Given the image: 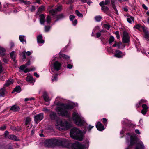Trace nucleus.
I'll list each match as a JSON object with an SVG mask.
<instances>
[{
    "label": "nucleus",
    "instance_id": "obj_16",
    "mask_svg": "<svg viewBox=\"0 0 149 149\" xmlns=\"http://www.w3.org/2000/svg\"><path fill=\"white\" fill-rule=\"evenodd\" d=\"M40 21L42 24H44L45 22V16L44 14H41L39 15Z\"/></svg>",
    "mask_w": 149,
    "mask_h": 149
},
{
    "label": "nucleus",
    "instance_id": "obj_56",
    "mask_svg": "<svg viewBox=\"0 0 149 149\" xmlns=\"http://www.w3.org/2000/svg\"><path fill=\"white\" fill-rule=\"evenodd\" d=\"M34 100V98L33 97L30 98H26L25 99V101H27L29 100Z\"/></svg>",
    "mask_w": 149,
    "mask_h": 149
},
{
    "label": "nucleus",
    "instance_id": "obj_33",
    "mask_svg": "<svg viewBox=\"0 0 149 149\" xmlns=\"http://www.w3.org/2000/svg\"><path fill=\"white\" fill-rule=\"evenodd\" d=\"M141 28L142 29L144 33H146L147 32L149 31L148 30V28L146 27L144 25L142 26H141Z\"/></svg>",
    "mask_w": 149,
    "mask_h": 149
},
{
    "label": "nucleus",
    "instance_id": "obj_30",
    "mask_svg": "<svg viewBox=\"0 0 149 149\" xmlns=\"http://www.w3.org/2000/svg\"><path fill=\"white\" fill-rule=\"evenodd\" d=\"M26 51H23L21 55V57L23 61H24L26 59V55H25Z\"/></svg>",
    "mask_w": 149,
    "mask_h": 149
},
{
    "label": "nucleus",
    "instance_id": "obj_45",
    "mask_svg": "<svg viewBox=\"0 0 149 149\" xmlns=\"http://www.w3.org/2000/svg\"><path fill=\"white\" fill-rule=\"evenodd\" d=\"M114 38L113 36H110L109 40V44H111L112 43L113 41H114Z\"/></svg>",
    "mask_w": 149,
    "mask_h": 149
},
{
    "label": "nucleus",
    "instance_id": "obj_5",
    "mask_svg": "<svg viewBox=\"0 0 149 149\" xmlns=\"http://www.w3.org/2000/svg\"><path fill=\"white\" fill-rule=\"evenodd\" d=\"M70 126L69 123L65 120H59L57 121V125H56V127L60 130H67Z\"/></svg>",
    "mask_w": 149,
    "mask_h": 149
},
{
    "label": "nucleus",
    "instance_id": "obj_7",
    "mask_svg": "<svg viewBox=\"0 0 149 149\" xmlns=\"http://www.w3.org/2000/svg\"><path fill=\"white\" fill-rule=\"evenodd\" d=\"M73 118L74 123L78 125H82L84 123V121L81 118L80 116L76 112L73 113Z\"/></svg>",
    "mask_w": 149,
    "mask_h": 149
},
{
    "label": "nucleus",
    "instance_id": "obj_21",
    "mask_svg": "<svg viewBox=\"0 0 149 149\" xmlns=\"http://www.w3.org/2000/svg\"><path fill=\"white\" fill-rule=\"evenodd\" d=\"M26 81L31 83H32L34 81V80L32 77L31 76H28L26 77Z\"/></svg>",
    "mask_w": 149,
    "mask_h": 149
},
{
    "label": "nucleus",
    "instance_id": "obj_20",
    "mask_svg": "<svg viewBox=\"0 0 149 149\" xmlns=\"http://www.w3.org/2000/svg\"><path fill=\"white\" fill-rule=\"evenodd\" d=\"M19 39L20 41L22 43L26 44V40L24 36H19Z\"/></svg>",
    "mask_w": 149,
    "mask_h": 149
},
{
    "label": "nucleus",
    "instance_id": "obj_55",
    "mask_svg": "<svg viewBox=\"0 0 149 149\" xmlns=\"http://www.w3.org/2000/svg\"><path fill=\"white\" fill-rule=\"evenodd\" d=\"M9 132L7 131H6L4 133V136L5 138H7L8 135H9Z\"/></svg>",
    "mask_w": 149,
    "mask_h": 149
},
{
    "label": "nucleus",
    "instance_id": "obj_10",
    "mask_svg": "<svg viewBox=\"0 0 149 149\" xmlns=\"http://www.w3.org/2000/svg\"><path fill=\"white\" fill-rule=\"evenodd\" d=\"M125 55V52L123 53L121 51L118 50H116L115 51L114 56L117 58H120L123 57Z\"/></svg>",
    "mask_w": 149,
    "mask_h": 149
},
{
    "label": "nucleus",
    "instance_id": "obj_47",
    "mask_svg": "<svg viewBox=\"0 0 149 149\" xmlns=\"http://www.w3.org/2000/svg\"><path fill=\"white\" fill-rule=\"evenodd\" d=\"M145 36L146 39L149 40V31L145 33Z\"/></svg>",
    "mask_w": 149,
    "mask_h": 149
},
{
    "label": "nucleus",
    "instance_id": "obj_57",
    "mask_svg": "<svg viewBox=\"0 0 149 149\" xmlns=\"http://www.w3.org/2000/svg\"><path fill=\"white\" fill-rule=\"evenodd\" d=\"M61 6H58L56 9H55V10H56V12L59 11L61 10Z\"/></svg>",
    "mask_w": 149,
    "mask_h": 149
},
{
    "label": "nucleus",
    "instance_id": "obj_43",
    "mask_svg": "<svg viewBox=\"0 0 149 149\" xmlns=\"http://www.w3.org/2000/svg\"><path fill=\"white\" fill-rule=\"evenodd\" d=\"M5 90L2 88L0 89V97L3 96L4 94Z\"/></svg>",
    "mask_w": 149,
    "mask_h": 149
},
{
    "label": "nucleus",
    "instance_id": "obj_38",
    "mask_svg": "<svg viewBox=\"0 0 149 149\" xmlns=\"http://www.w3.org/2000/svg\"><path fill=\"white\" fill-rule=\"evenodd\" d=\"M45 9V7L43 6H41L38 9V11L39 12H41Z\"/></svg>",
    "mask_w": 149,
    "mask_h": 149
},
{
    "label": "nucleus",
    "instance_id": "obj_4",
    "mask_svg": "<svg viewBox=\"0 0 149 149\" xmlns=\"http://www.w3.org/2000/svg\"><path fill=\"white\" fill-rule=\"evenodd\" d=\"M71 137L72 139L81 141L84 135L81 131L76 128L72 129L70 132Z\"/></svg>",
    "mask_w": 149,
    "mask_h": 149
},
{
    "label": "nucleus",
    "instance_id": "obj_8",
    "mask_svg": "<svg viewBox=\"0 0 149 149\" xmlns=\"http://www.w3.org/2000/svg\"><path fill=\"white\" fill-rule=\"evenodd\" d=\"M122 38V41L124 43H128L130 41V37L126 32H123Z\"/></svg>",
    "mask_w": 149,
    "mask_h": 149
},
{
    "label": "nucleus",
    "instance_id": "obj_58",
    "mask_svg": "<svg viewBox=\"0 0 149 149\" xmlns=\"http://www.w3.org/2000/svg\"><path fill=\"white\" fill-rule=\"evenodd\" d=\"M142 7L145 10H148V8L144 4H142Z\"/></svg>",
    "mask_w": 149,
    "mask_h": 149
},
{
    "label": "nucleus",
    "instance_id": "obj_49",
    "mask_svg": "<svg viewBox=\"0 0 149 149\" xmlns=\"http://www.w3.org/2000/svg\"><path fill=\"white\" fill-rule=\"evenodd\" d=\"M141 27V25L140 24H137L135 25L134 26V28L139 30Z\"/></svg>",
    "mask_w": 149,
    "mask_h": 149
},
{
    "label": "nucleus",
    "instance_id": "obj_17",
    "mask_svg": "<svg viewBox=\"0 0 149 149\" xmlns=\"http://www.w3.org/2000/svg\"><path fill=\"white\" fill-rule=\"evenodd\" d=\"M43 96L44 99L46 102H48L50 100L46 92H44Z\"/></svg>",
    "mask_w": 149,
    "mask_h": 149
},
{
    "label": "nucleus",
    "instance_id": "obj_48",
    "mask_svg": "<svg viewBox=\"0 0 149 149\" xmlns=\"http://www.w3.org/2000/svg\"><path fill=\"white\" fill-rule=\"evenodd\" d=\"M35 69V68H33V69H31L26 68L24 70V72L25 73H27L29 72L30 71L34 70Z\"/></svg>",
    "mask_w": 149,
    "mask_h": 149
},
{
    "label": "nucleus",
    "instance_id": "obj_35",
    "mask_svg": "<svg viewBox=\"0 0 149 149\" xmlns=\"http://www.w3.org/2000/svg\"><path fill=\"white\" fill-rule=\"evenodd\" d=\"M141 28L142 29L144 33H146L147 32L149 31L148 30V28L146 27L144 25L142 26H141Z\"/></svg>",
    "mask_w": 149,
    "mask_h": 149
},
{
    "label": "nucleus",
    "instance_id": "obj_9",
    "mask_svg": "<svg viewBox=\"0 0 149 149\" xmlns=\"http://www.w3.org/2000/svg\"><path fill=\"white\" fill-rule=\"evenodd\" d=\"M61 66V64L58 61H56L54 62L53 64V68H52V71L53 69L57 71L60 70Z\"/></svg>",
    "mask_w": 149,
    "mask_h": 149
},
{
    "label": "nucleus",
    "instance_id": "obj_41",
    "mask_svg": "<svg viewBox=\"0 0 149 149\" xmlns=\"http://www.w3.org/2000/svg\"><path fill=\"white\" fill-rule=\"evenodd\" d=\"M4 70V68L2 63L0 62V74L2 73Z\"/></svg>",
    "mask_w": 149,
    "mask_h": 149
},
{
    "label": "nucleus",
    "instance_id": "obj_14",
    "mask_svg": "<svg viewBox=\"0 0 149 149\" xmlns=\"http://www.w3.org/2000/svg\"><path fill=\"white\" fill-rule=\"evenodd\" d=\"M127 20L128 22L130 24H132V22H134V19L133 17L132 16L129 15L127 16Z\"/></svg>",
    "mask_w": 149,
    "mask_h": 149
},
{
    "label": "nucleus",
    "instance_id": "obj_53",
    "mask_svg": "<svg viewBox=\"0 0 149 149\" xmlns=\"http://www.w3.org/2000/svg\"><path fill=\"white\" fill-rule=\"evenodd\" d=\"M26 67V65H22L19 68V69L22 70H24V69Z\"/></svg>",
    "mask_w": 149,
    "mask_h": 149
},
{
    "label": "nucleus",
    "instance_id": "obj_23",
    "mask_svg": "<svg viewBox=\"0 0 149 149\" xmlns=\"http://www.w3.org/2000/svg\"><path fill=\"white\" fill-rule=\"evenodd\" d=\"M31 118L29 117H27L25 118V124L26 125H29L30 123Z\"/></svg>",
    "mask_w": 149,
    "mask_h": 149
},
{
    "label": "nucleus",
    "instance_id": "obj_19",
    "mask_svg": "<svg viewBox=\"0 0 149 149\" xmlns=\"http://www.w3.org/2000/svg\"><path fill=\"white\" fill-rule=\"evenodd\" d=\"M110 3V0H106L104 1H102L99 3V5L100 6H104L108 5Z\"/></svg>",
    "mask_w": 149,
    "mask_h": 149
},
{
    "label": "nucleus",
    "instance_id": "obj_32",
    "mask_svg": "<svg viewBox=\"0 0 149 149\" xmlns=\"http://www.w3.org/2000/svg\"><path fill=\"white\" fill-rule=\"evenodd\" d=\"M15 52L14 51H13L10 54L11 58L14 61L15 60Z\"/></svg>",
    "mask_w": 149,
    "mask_h": 149
},
{
    "label": "nucleus",
    "instance_id": "obj_40",
    "mask_svg": "<svg viewBox=\"0 0 149 149\" xmlns=\"http://www.w3.org/2000/svg\"><path fill=\"white\" fill-rule=\"evenodd\" d=\"M76 14L79 17H83V15L80 12H79L78 10H76L75 11Z\"/></svg>",
    "mask_w": 149,
    "mask_h": 149
},
{
    "label": "nucleus",
    "instance_id": "obj_46",
    "mask_svg": "<svg viewBox=\"0 0 149 149\" xmlns=\"http://www.w3.org/2000/svg\"><path fill=\"white\" fill-rule=\"evenodd\" d=\"M50 28L51 27L49 26H45V31L46 32L49 31L50 29Z\"/></svg>",
    "mask_w": 149,
    "mask_h": 149
},
{
    "label": "nucleus",
    "instance_id": "obj_61",
    "mask_svg": "<svg viewBox=\"0 0 149 149\" xmlns=\"http://www.w3.org/2000/svg\"><path fill=\"white\" fill-rule=\"evenodd\" d=\"M6 127L5 125L2 126L0 127V129L1 130H4L6 129Z\"/></svg>",
    "mask_w": 149,
    "mask_h": 149
},
{
    "label": "nucleus",
    "instance_id": "obj_2",
    "mask_svg": "<svg viewBox=\"0 0 149 149\" xmlns=\"http://www.w3.org/2000/svg\"><path fill=\"white\" fill-rule=\"evenodd\" d=\"M73 108L74 107L72 105L62 103L59 106L56 108V110L59 115L67 117L69 116V112L66 110L71 109Z\"/></svg>",
    "mask_w": 149,
    "mask_h": 149
},
{
    "label": "nucleus",
    "instance_id": "obj_51",
    "mask_svg": "<svg viewBox=\"0 0 149 149\" xmlns=\"http://www.w3.org/2000/svg\"><path fill=\"white\" fill-rule=\"evenodd\" d=\"M103 26L107 30H109L110 27L109 25L107 24H104L103 25Z\"/></svg>",
    "mask_w": 149,
    "mask_h": 149
},
{
    "label": "nucleus",
    "instance_id": "obj_36",
    "mask_svg": "<svg viewBox=\"0 0 149 149\" xmlns=\"http://www.w3.org/2000/svg\"><path fill=\"white\" fill-rule=\"evenodd\" d=\"M58 74H55L52 77V80L53 81H56L58 78Z\"/></svg>",
    "mask_w": 149,
    "mask_h": 149
},
{
    "label": "nucleus",
    "instance_id": "obj_3",
    "mask_svg": "<svg viewBox=\"0 0 149 149\" xmlns=\"http://www.w3.org/2000/svg\"><path fill=\"white\" fill-rule=\"evenodd\" d=\"M127 135L130 136V139L129 146H132L135 144L134 149H145L143 143L141 141H139L136 136L131 135L130 134H128Z\"/></svg>",
    "mask_w": 149,
    "mask_h": 149
},
{
    "label": "nucleus",
    "instance_id": "obj_39",
    "mask_svg": "<svg viewBox=\"0 0 149 149\" xmlns=\"http://www.w3.org/2000/svg\"><path fill=\"white\" fill-rule=\"evenodd\" d=\"M102 18V17L100 16H96L95 17V20L97 22H100Z\"/></svg>",
    "mask_w": 149,
    "mask_h": 149
},
{
    "label": "nucleus",
    "instance_id": "obj_29",
    "mask_svg": "<svg viewBox=\"0 0 149 149\" xmlns=\"http://www.w3.org/2000/svg\"><path fill=\"white\" fill-rule=\"evenodd\" d=\"M56 10L55 9H52L49 11V13L52 15H55L56 13Z\"/></svg>",
    "mask_w": 149,
    "mask_h": 149
},
{
    "label": "nucleus",
    "instance_id": "obj_44",
    "mask_svg": "<svg viewBox=\"0 0 149 149\" xmlns=\"http://www.w3.org/2000/svg\"><path fill=\"white\" fill-rule=\"evenodd\" d=\"M121 45V43L120 42L118 43L116 42H115L114 44L113 45V47H115L116 46H118V48H119L120 46Z\"/></svg>",
    "mask_w": 149,
    "mask_h": 149
},
{
    "label": "nucleus",
    "instance_id": "obj_62",
    "mask_svg": "<svg viewBox=\"0 0 149 149\" xmlns=\"http://www.w3.org/2000/svg\"><path fill=\"white\" fill-rule=\"evenodd\" d=\"M77 23V21L76 19H75L74 21H72V24L73 25L75 26Z\"/></svg>",
    "mask_w": 149,
    "mask_h": 149
},
{
    "label": "nucleus",
    "instance_id": "obj_25",
    "mask_svg": "<svg viewBox=\"0 0 149 149\" xmlns=\"http://www.w3.org/2000/svg\"><path fill=\"white\" fill-rule=\"evenodd\" d=\"M100 6L101 7V10L104 12H107L109 10V8L107 6Z\"/></svg>",
    "mask_w": 149,
    "mask_h": 149
},
{
    "label": "nucleus",
    "instance_id": "obj_54",
    "mask_svg": "<svg viewBox=\"0 0 149 149\" xmlns=\"http://www.w3.org/2000/svg\"><path fill=\"white\" fill-rule=\"evenodd\" d=\"M75 18V16L73 15H71L70 16V19L71 21H73V20Z\"/></svg>",
    "mask_w": 149,
    "mask_h": 149
},
{
    "label": "nucleus",
    "instance_id": "obj_42",
    "mask_svg": "<svg viewBox=\"0 0 149 149\" xmlns=\"http://www.w3.org/2000/svg\"><path fill=\"white\" fill-rule=\"evenodd\" d=\"M15 91L17 93H19L21 91V88L19 86H16L15 88Z\"/></svg>",
    "mask_w": 149,
    "mask_h": 149
},
{
    "label": "nucleus",
    "instance_id": "obj_34",
    "mask_svg": "<svg viewBox=\"0 0 149 149\" xmlns=\"http://www.w3.org/2000/svg\"><path fill=\"white\" fill-rule=\"evenodd\" d=\"M141 28L142 29L144 33H146L147 32L149 31L148 30V28L146 27L144 25L142 26H141Z\"/></svg>",
    "mask_w": 149,
    "mask_h": 149
},
{
    "label": "nucleus",
    "instance_id": "obj_6",
    "mask_svg": "<svg viewBox=\"0 0 149 149\" xmlns=\"http://www.w3.org/2000/svg\"><path fill=\"white\" fill-rule=\"evenodd\" d=\"M58 139L51 138L45 140L43 143V145L45 147H51L58 145Z\"/></svg>",
    "mask_w": 149,
    "mask_h": 149
},
{
    "label": "nucleus",
    "instance_id": "obj_50",
    "mask_svg": "<svg viewBox=\"0 0 149 149\" xmlns=\"http://www.w3.org/2000/svg\"><path fill=\"white\" fill-rule=\"evenodd\" d=\"M146 102L147 100H146L142 99L139 102V104H140L143 103H146Z\"/></svg>",
    "mask_w": 149,
    "mask_h": 149
},
{
    "label": "nucleus",
    "instance_id": "obj_11",
    "mask_svg": "<svg viewBox=\"0 0 149 149\" xmlns=\"http://www.w3.org/2000/svg\"><path fill=\"white\" fill-rule=\"evenodd\" d=\"M43 118V113H40L35 116L34 117V119L35 122L37 123H38L42 120Z\"/></svg>",
    "mask_w": 149,
    "mask_h": 149
},
{
    "label": "nucleus",
    "instance_id": "obj_63",
    "mask_svg": "<svg viewBox=\"0 0 149 149\" xmlns=\"http://www.w3.org/2000/svg\"><path fill=\"white\" fill-rule=\"evenodd\" d=\"M101 35V34L100 32H98L96 33V37L97 38L100 37Z\"/></svg>",
    "mask_w": 149,
    "mask_h": 149
},
{
    "label": "nucleus",
    "instance_id": "obj_12",
    "mask_svg": "<svg viewBox=\"0 0 149 149\" xmlns=\"http://www.w3.org/2000/svg\"><path fill=\"white\" fill-rule=\"evenodd\" d=\"M96 126L97 130L100 131H102L104 129V126L100 122L97 123Z\"/></svg>",
    "mask_w": 149,
    "mask_h": 149
},
{
    "label": "nucleus",
    "instance_id": "obj_13",
    "mask_svg": "<svg viewBox=\"0 0 149 149\" xmlns=\"http://www.w3.org/2000/svg\"><path fill=\"white\" fill-rule=\"evenodd\" d=\"M142 107L143 109L141 111V113L145 115L148 111V107L145 104H143L142 105Z\"/></svg>",
    "mask_w": 149,
    "mask_h": 149
},
{
    "label": "nucleus",
    "instance_id": "obj_52",
    "mask_svg": "<svg viewBox=\"0 0 149 149\" xmlns=\"http://www.w3.org/2000/svg\"><path fill=\"white\" fill-rule=\"evenodd\" d=\"M103 122L105 125H106L107 124V120L105 118H103Z\"/></svg>",
    "mask_w": 149,
    "mask_h": 149
},
{
    "label": "nucleus",
    "instance_id": "obj_59",
    "mask_svg": "<svg viewBox=\"0 0 149 149\" xmlns=\"http://www.w3.org/2000/svg\"><path fill=\"white\" fill-rule=\"evenodd\" d=\"M67 67L69 69H71L73 67V65L70 64H68L67 65Z\"/></svg>",
    "mask_w": 149,
    "mask_h": 149
},
{
    "label": "nucleus",
    "instance_id": "obj_1",
    "mask_svg": "<svg viewBox=\"0 0 149 149\" xmlns=\"http://www.w3.org/2000/svg\"><path fill=\"white\" fill-rule=\"evenodd\" d=\"M58 145H61L67 148H69L71 146L72 149H84L85 148V146L81 143L76 142L72 144L69 143L68 141L65 139H58Z\"/></svg>",
    "mask_w": 149,
    "mask_h": 149
},
{
    "label": "nucleus",
    "instance_id": "obj_22",
    "mask_svg": "<svg viewBox=\"0 0 149 149\" xmlns=\"http://www.w3.org/2000/svg\"><path fill=\"white\" fill-rule=\"evenodd\" d=\"M50 116L52 119L55 120L56 117V114L54 112H52L50 114Z\"/></svg>",
    "mask_w": 149,
    "mask_h": 149
},
{
    "label": "nucleus",
    "instance_id": "obj_27",
    "mask_svg": "<svg viewBox=\"0 0 149 149\" xmlns=\"http://www.w3.org/2000/svg\"><path fill=\"white\" fill-rule=\"evenodd\" d=\"M8 138L10 139L14 140L15 141H18V139L16 136L14 135H10L8 136Z\"/></svg>",
    "mask_w": 149,
    "mask_h": 149
},
{
    "label": "nucleus",
    "instance_id": "obj_60",
    "mask_svg": "<svg viewBox=\"0 0 149 149\" xmlns=\"http://www.w3.org/2000/svg\"><path fill=\"white\" fill-rule=\"evenodd\" d=\"M93 127V126H91V125H89L88 128H87L88 129L89 131H90L91 129H92Z\"/></svg>",
    "mask_w": 149,
    "mask_h": 149
},
{
    "label": "nucleus",
    "instance_id": "obj_24",
    "mask_svg": "<svg viewBox=\"0 0 149 149\" xmlns=\"http://www.w3.org/2000/svg\"><path fill=\"white\" fill-rule=\"evenodd\" d=\"M13 82V79H10L8 80L6 83L4 84V86H8L12 84Z\"/></svg>",
    "mask_w": 149,
    "mask_h": 149
},
{
    "label": "nucleus",
    "instance_id": "obj_26",
    "mask_svg": "<svg viewBox=\"0 0 149 149\" xmlns=\"http://www.w3.org/2000/svg\"><path fill=\"white\" fill-rule=\"evenodd\" d=\"M5 53V50L4 49L0 47V55L2 56H3Z\"/></svg>",
    "mask_w": 149,
    "mask_h": 149
},
{
    "label": "nucleus",
    "instance_id": "obj_18",
    "mask_svg": "<svg viewBox=\"0 0 149 149\" xmlns=\"http://www.w3.org/2000/svg\"><path fill=\"white\" fill-rule=\"evenodd\" d=\"M38 43H43L44 41L42 39V37L41 35H40L37 37Z\"/></svg>",
    "mask_w": 149,
    "mask_h": 149
},
{
    "label": "nucleus",
    "instance_id": "obj_28",
    "mask_svg": "<svg viewBox=\"0 0 149 149\" xmlns=\"http://www.w3.org/2000/svg\"><path fill=\"white\" fill-rule=\"evenodd\" d=\"M60 57L63 58L64 59L68 60V59H69L70 57L69 56L66 55L65 54H62L61 55Z\"/></svg>",
    "mask_w": 149,
    "mask_h": 149
},
{
    "label": "nucleus",
    "instance_id": "obj_64",
    "mask_svg": "<svg viewBox=\"0 0 149 149\" xmlns=\"http://www.w3.org/2000/svg\"><path fill=\"white\" fill-rule=\"evenodd\" d=\"M35 7L34 6H32V8L31 9V12L34 11L35 10Z\"/></svg>",
    "mask_w": 149,
    "mask_h": 149
},
{
    "label": "nucleus",
    "instance_id": "obj_15",
    "mask_svg": "<svg viewBox=\"0 0 149 149\" xmlns=\"http://www.w3.org/2000/svg\"><path fill=\"white\" fill-rule=\"evenodd\" d=\"M19 107L17 105L13 106L10 108V110L13 112H17L19 110Z\"/></svg>",
    "mask_w": 149,
    "mask_h": 149
},
{
    "label": "nucleus",
    "instance_id": "obj_37",
    "mask_svg": "<svg viewBox=\"0 0 149 149\" xmlns=\"http://www.w3.org/2000/svg\"><path fill=\"white\" fill-rule=\"evenodd\" d=\"M20 3H23L25 4H30V2L29 1H24L23 0H19Z\"/></svg>",
    "mask_w": 149,
    "mask_h": 149
},
{
    "label": "nucleus",
    "instance_id": "obj_31",
    "mask_svg": "<svg viewBox=\"0 0 149 149\" xmlns=\"http://www.w3.org/2000/svg\"><path fill=\"white\" fill-rule=\"evenodd\" d=\"M46 20L47 24H49L51 22V17L49 15H47L46 18Z\"/></svg>",
    "mask_w": 149,
    "mask_h": 149
}]
</instances>
